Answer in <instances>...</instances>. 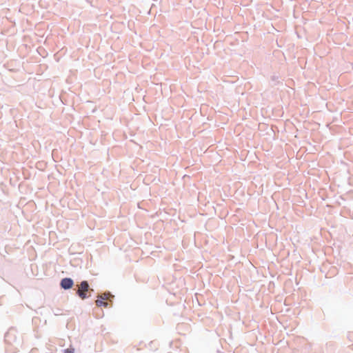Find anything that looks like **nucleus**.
<instances>
[{"mask_svg":"<svg viewBox=\"0 0 353 353\" xmlns=\"http://www.w3.org/2000/svg\"><path fill=\"white\" fill-rule=\"evenodd\" d=\"M88 290L89 285L87 281H84L81 283L77 293L81 299H85L87 297L85 292H88Z\"/></svg>","mask_w":353,"mask_h":353,"instance_id":"f257e3e1","label":"nucleus"},{"mask_svg":"<svg viewBox=\"0 0 353 353\" xmlns=\"http://www.w3.org/2000/svg\"><path fill=\"white\" fill-rule=\"evenodd\" d=\"M73 281L70 278L63 279L61 281V286L65 290L70 289L73 285Z\"/></svg>","mask_w":353,"mask_h":353,"instance_id":"f03ea898","label":"nucleus"},{"mask_svg":"<svg viewBox=\"0 0 353 353\" xmlns=\"http://www.w3.org/2000/svg\"><path fill=\"white\" fill-rule=\"evenodd\" d=\"M96 305L99 307H101V306L107 307L108 303L105 302L104 300H102L98 297V299L96 301Z\"/></svg>","mask_w":353,"mask_h":353,"instance_id":"7ed1b4c3","label":"nucleus"},{"mask_svg":"<svg viewBox=\"0 0 353 353\" xmlns=\"http://www.w3.org/2000/svg\"><path fill=\"white\" fill-rule=\"evenodd\" d=\"M110 296V294H106V293H104L101 296H99L98 297L102 300H108L109 299V297Z\"/></svg>","mask_w":353,"mask_h":353,"instance_id":"20e7f679","label":"nucleus"},{"mask_svg":"<svg viewBox=\"0 0 353 353\" xmlns=\"http://www.w3.org/2000/svg\"><path fill=\"white\" fill-rule=\"evenodd\" d=\"M74 350L73 348H68L64 350V353H74Z\"/></svg>","mask_w":353,"mask_h":353,"instance_id":"39448f33","label":"nucleus"}]
</instances>
